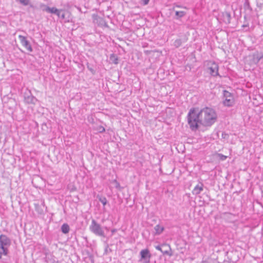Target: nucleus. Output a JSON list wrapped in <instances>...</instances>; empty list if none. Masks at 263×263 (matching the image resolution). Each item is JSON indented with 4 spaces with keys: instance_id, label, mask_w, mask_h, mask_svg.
Instances as JSON below:
<instances>
[{
    "instance_id": "nucleus-11",
    "label": "nucleus",
    "mask_w": 263,
    "mask_h": 263,
    "mask_svg": "<svg viewBox=\"0 0 263 263\" xmlns=\"http://www.w3.org/2000/svg\"><path fill=\"white\" fill-rule=\"evenodd\" d=\"M44 10L45 11H46L47 12H49V13H50L55 14L58 16H60V15H61V12H63V10H61V9L59 10V9H58L57 8H56L55 7L50 8V7H49L48 6H46L45 9H44Z\"/></svg>"
},
{
    "instance_id": "nucleus-6",
    "label": "nucleus",
    "mask_w": 263,
    "mask_h": 263,
    "mask_svg": "<svg viewBox=\"0 0 263 263\" xmlns=\"http://www.w3.org/2000/svg\"><path fill=\"white\" fill-rule=\"evenodd\" d=\"M208 70L209 73L213 76H216L218 74V65L214 62H210L208 64Z\"/></svg>"
},
{
    "instance_id": "nucleus-26",
    "label": "nucleus",
    "mask_w": 263,
    "mask_h": 263,
    "mask_svg": "<svg viewBox=\"0 0 263 263\" xmlns=\"http://www.w3.org/2000/svg\"><path fill=\"white\" fill-rule=\"evenodd\" d=\"M99 130L100 133H103L105 132V128L104 127L101 126L99 127Z\"/></svg>"
},
{
    "instance_id": "nucleus-19",
    "label": "nucleus",
    "mask_w": 263,
    "mask_h": 263,
    "mask_svg": "<svg viewBox=\"0 0 263 263\" xmlns=\"http://www.w3.org/2000/svg\"><path fill=\"white\" fill-rule=\"evenodd\" d=\"M99 200L103 204L104 206L107 203V199L105 197H98Z\"/></svg>"
},
{
    "instance_id": "nucleus-15",
    "label": "nucleus",
    "mask_w": 263,
    "mask_h": 263,
    "mask_svg": "<svg viewBox=\"0 0 263 263\" xmlns=\"http://www.w3.org/2000/svg\"><path fill=\"white\" fill-rule=\"evenodd\" d=\"M61 231L64 234H67L69 231V226L67 223L63 224L61 227Z\"/></svg>"
},
{
    "instance_id": "nucleus-9",
    "label": "nucleus",
    "mask_w": 263,
    "mask_h": 263,
    "mask_svg": "<svg viewBox=\"0 0 263 263\" xmlns=\"http://www.w3.org/2000/svg\"><path fill=\"white\" fill-rule=\"evenodd\" d=\"M140 255L141 259L145 260L146 263L149 262V259L151 258V255L148 249L142 250L140 252Z\"/></svg>"
},
{
    "instance_id": "nucleus-22",
    "label": "nucleus",
    "mask_w": 263,
    "mask_h": 263,
    "mask_svg": "<svg viewBox=\"0 0 263 263\" xmlns=\"http://www.w3.org/2000/svg\"><path fill=\"white\" fill-rule=\"evenodd\" d=\"M262 57H263V55H259V56L257 55V56L256 57V58H254V59H255V60L256 62V63H258V62H259V61L261 58H262Z\"/></svg>"
},
{
    "instance_id": "nucleus-29",
    "label": "nucleus",
    "mask_w": 263,
    "mask_h": 263,
    "mask_svg": "<svg viewBox=\"0 0 263 263\" xmlns=\"http://www.w3.org/2000/svg\"><path fill=\"white\" fill-rule=\"evenodd\" d=\"M114 182L116 183V187H118L120 186L119 182L116 180H115Z\"/></svg>"
},
{
    "instance_id": "nucleus-14",
    "label": "nucleus",
    "mask_w": 263,
    "mask_h": 263,
    "mask_svg": "<svg viewBox=\"0 0 263 263\" xmlns=\"http://www.w3.org/2000/svg\"><path fill=\"white\" fill-rule=\"evenodd\" d=\"M154 230L155 231V234L159 235L164 231V228L163 226L157 224L154 227Z\"/></svg>"
},
{
    "instance_id": "nucleus-2",
    "label": "nucleus",
    "mask_w": 263,
    "mask_h": 263,
    "mask_svg": "<svg viewBox=\"0 0 263 263\" xmlns=\"http://www.w3.org/2000/svg\"><path fill=\"white\" fill-rule=\"evenodd\" d=\"M200 118L202 125L211 126L217 119V115L215 110L211 108L205 107L200 110Z\"/></svg>"
},
{
    "instance_id": "nucleus-5",
    "label": "nucleus",
    "mask_w": 263,
    "mask_h": 263,
    "mask_svg": "<svg viewBox=\"0 0 263 263\" xmlns=\"http://www.w3.org/2000/svg\"><path fill=\"white\" fill-rule=\"evenodd\" d=\"M89 230L96 235L105 237L104 232L102 228L95 219L92 220L91 224L89 226Z\"/></svg>"
},
{
    "instance_id": "nucleus-30",
    "label": "nucleus",
    "mask_w": 263,
    "mask_h": 263,
    "mask_svg": "<svg viewBox=\"0 0 263 263\" xmlns=\"http://www.w3.org/2000/svg\"><path fill=\"white\" fill-rule=\"evenodd\" d=\"M247 85H246V86L248 87H251V83H246Z\"/></svg>"
},
{
    "instance_id": "nucleus-28",
    "label": "nucleus",
    "mask_w": 263,
    "mask_h": 263,
    "mask_svg": "<svg viewBox=\"0 0 263 263\" xmlns=\"http://www.w3.org/2000/svg\"><path fill=\"white\" fill-rule=\"evenodd\" d=\"M222 215L223 216H231V215H233V214L231 213H229V212H224L222 214Z\"/></svg>"
},
{
    "instance_id": "nucleus-16",
    "label": "nucleus",
    "mask_w": 263,
    "mask_h": 263,
    "mask_svg": "<svg viewBox=\"0 0 263 263\" xmlns=\"http://www.w3.org/2000/svg\"><path fill=\"white\" fill-rule=\"evenodd\" d=\"M110 61L111 63L117 64L118 63V57L114 54H112L110 55L109 58Z\"/></svg>"
},
{
    "instance_id": "nucleus-20",
    "label": "nucleus",
    "mask_w": 263,
    "mask_h": 263,
    "mask_svg": "<svg viewBox=\"0 0 263 263\" xmlns=\"http://www.w3.org/2000/svg\"><path fill=\"white\" fill-rule=\"evenodd\" d=\"M182 42L180 39H177L174 42V46L176 47H179L181 46Z\"/></svg>"
},
{
    "instance_id": "nucleus-32",
    "label": "nucleus",
    "mask_w": 263,
    "mask_h": 263,
    "mask_svg": "<svg viewBox=\"0 0 263 263\" xmlns=\"http://www.w3.org/2000/svg\"><path fill=\"white\" fill-rule=\"evenodd\" d=\"M116 231V229H113L111 230V233L113 234Z\"/></svg>"
},
{
    "instance_id": "nucleus-21",
    "label": "nucleus",
    "mask_w": 263,
    "mask_h": 263,
    "mask_svg": "<svg viewBox=\"0 0 263 263\" xmlns=\"http://www.w3.org/2000/svg\"><path fill=\"white\" fill-rule=\"evenodd\" d=\"M218 156L219 158V159L222 161L225 160L227 158V156H224L222 154H218Z\"/></svg>"
},
{
    "instance_id": "nucleus-4",
    "label": "nucleus",
    "mask_w": 263,
    "mask_h": 263,
    "mask_svg": "<svg viewBox=\"0 0 263 263\" xmlns=\"http://www.w3.org/2000/svg\"><path fill=\"white\" fill-rule=\"evenodd\" d=\"M222 99V103L224 106L232 107L235 104L233 94L226 90H223Z\"/></svg>"
},
{
    "instance_id": "nucleus-10",
    "label": "nucleus",
    "mask_w": 263,
    "mask_h": 263,
    "mask_svg": "<svg viewBox=\"0 0 263 263\" xmlns=\"http://www.w3.org/2000/svg\"><path fill=\"white\" fill-rule=\"evenodd\" d=\"M35 207V210L36 212L40 215L44 214V208H45L44 201H42L41 203L39 202H35L34 204Z\"/></svg>"
},
{
    "instance_id": "nucleus-13",
    "label": "nucleus",
    "mask_w": 263,
    "mask_h": 263,
    "mask_svg": "<svg viewBox=\"0 0 263 263\" xmlns=\"http://www.w3.org/2000/svg\"><path fill=\"white\" fill-rule=\"evenodd\" d=\"M25 100L26 102L28 104H35L36 100L33 96L30 95L27 97H25Z\"/></svg>"
},
{
    "instance_id": "nucleus-17",
    "label": "nucleus",
    "mask_w": 263,
    "mask_h": 263,
    "mask_svg": "<svg viewBox=\"0 0 263 263\" xmlns=\"http://www.w3.org/2000/svg\"><path fill=\"white\" fill-rule=\"evenodd\" d=\"M185 12L184 11H176L175 12V15L178 18H181V17L184 16L185 15Z\"/></svg>"
},
{
    "instance_id": "nucleus-31",
    "label": "nucleus",
    "mask_w": 263,
    "mask_h": 263,
    "mask_svg": "<svg viewBox=\"0 0 263 263\" xmlns=\"http://www.w3.org/2000/svg\"><path fill=\"white\" fill-rule=\"evenodd\" d=\"M88 68L90 70L92 73H94L93 70L91 68H89V66H88Z\"/></svg>"
},
{
    "instance_id": "nucleus-18",
    "label": "nucleus",
    "mask_w": 263,
    "mask_h": 263,
    "mask_svg": "<svg viewBox=\"0 0 263 263\" xmlns=\"http://www.w3.org/2000/svg\"><path fill=\"white\" fill-rule=\"evenodd\" d=\"M17 2H18L21 4L23 5V6H28L30 4V1L29 0H16Z\"/></svg>"
},
{
    "instance_id": "nucleus-27",
    "label": "nucleus",
    "mask_w": 263,
    "mask_h": 263,
    "mask_svg": "<svg viewBox=\"0 0 263 263\" xmlns=\"http://www.w3.org/2000/svg\"><path fill=\"white\" fill-rule=\"evenodd\" d=\"M65 14L64 12V11L63 10V12H61V15L59 17H61L62 19H65Z\"/></svg>"
},
{
    "instance_id": "nucleus-23",
    "label": "nucleus",
    "mask_w": 263,
    "mask_h": 263,
    "mask_svg": "<svg viewBox=\"0 0 263 263\" xmlns=\"http://www.w3.org/2000/svg\"><path fill=\"white\" fill-rule=\"evenodd\" d=\"M225 15H226V16L227 17L228 22L230 23V18H231V14H230V13H228V12H226L225 13Z\"/></svg>"
},
{
    "instance_id": "nucleus-25",
    "label": "nucleus",
    "mask_w": 263,
    "mask_h": 263,
    "mask_svg": "<svg viewBox=\"0 0 263 263\" xmlns=\"http://www.w3.org/2000/svg\"><path fill=\"white\" fill-rule=\"evenodd\" d=\"M142 3L144 5H147L149 2V0H141Z\"/></svg>"
},
{
    "instance_id": "nucleus-3",
    "label": "nucleus",
    "mask_w": 263,
    "mask_h": 263,
    "mask_svg": "<svg viewBox=\"0 0 263 263\" xmlns=\"http://www.w3.org/2000/svg\"><path fill=\"white\" fill-rule=\"evenodd\" d=\"M11 244V239L6 235H0V259L2 255H7L9 253V247Z\"/></svg>"
},
{
    "instance_id": "nucleus-24",
    "label": "nucleus",
    "mask_w": 263,
    "mask_h": 263,
    "mask_svg": "<svg viewBox=\"0 0 263 263\" xmlns=\"http://www.w3.org/2000/svg\"><path fill=\"white\" fill-rule=\"evenodd\" d=\"M257 5L262 6L263 5V0H256Z\"/></svg>"
},
{
    "instance_id": "nucleus-7",
    "label": "nucleus",
    "mask_w": 263,
    "mask_h": 263,
    "mask_svg": "<svg viewBox=\"0 0 263 263\" xmlns=\"http://www.w3.org/2000/svg\"><path fill=\"white\" fill-rule=\"evenodd\" d=\"M155 248L160 251H161L163 254L168 255L172 256V253H170V251L171 250L170 246L166 244H163L161 246H157Z\"/></svg>"
},
{
    "instance_id": "nucleus-8",
    "label": "nucleus",
    "mask_w": 263,
    "mask_h": 263,
    "mask_svg": "<svg viewBox=\"0 0 263 263\" xmlns=\"http://www.w3.org/2000/svg\"><path fill=\"white\" fill-rule=\"evenodd\" d=\"M18 38L20 40L21 43L22 45L29 52L32 51V48L31 47V45L29 42L27 40L26 37L20 35H18Z\"/></svg>"
},
{
    "instance_id": "nucleus-1",
    "label": "nucleus",
    "mask_w": 263,
    "mask_h": 263,
    "mask_svg": "<svg viewBox=\"0 0 263 263\" xmlns=\"http://www.w3.org/2000/svg\"><path fill=\"white\" fill-rule=\"evenodd\" d=\"M187 122L192 130L196 131L200 125H202L200 118V112L198 108H191L187 115Z\"/></svg>"
},
{
    "instance_id": "nucleus-12",
    "label": "nucleus",
    "mask_w": 263,
    "mask_h": 263,
    "mask_svg": "<svg viewBox=\"0 0 263 263\" xmlns=\"http://www.w3.org/2000/svg\"><path fill=\"white\" fill-rule=\"evenodd\" d=\"M203 185L202 183H200V184H197L193 189L192 191V193L194 195H197L199 194L201 191H203Z\"/></svg>"
}]
</instances>
